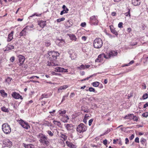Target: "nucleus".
<instances>
[{
  "mask_svg": "<svg viewBox=\"0 0 148 148\" xmlns=\"http://www.w3.org/2000/svg\"><path fill=\"white\" fill-rule=\"evenodd\" d=\"M60 54L55 51L49 52L47 56L48 60L47 66H55L56 64L55 62L57 59V57L59 56Z\"/></svg>",
  "mask_w": 148,
  "mask_h": 148,
  "instance_id": "f257e3e1",
  "label": "nucleus"
},
{
  "mask_svg": "<svg viewBox=\"0 0 148 148\" xmlns=\"http://www.w3.org/2000/svg\"><path fill=\"white\" fill-rule=\"evenodd\" d=\"M38 138H39V141L43 145L45 146H48L50 142L47 136L42 134L40 133L37 135Z\"/></svg>",
  "mask_w": 148,
  "mask_h": 148,
  "instance_id": "f03ea898",
  "label": "nucleus"
},
{
  "mask_svg": "<svg viewBox=\"0 0 148 148\" xmlns=\"http://www.w3.org/2000/svg\"><path fill=\"white\" fill-rule=\"evenodd\" d=\"M103 45V42L101 39L98 38L95 39L93 43V46L95 48L99 49Z\"/></svg>",
  "mask_w": 148,
  "mask_h": 148,
  "instance_id": "7ed1b4c3",
  "label": "nucleus"
},
{
  "mask_svg": "<svg viewBox=\"0 0 148 148\" xmlns=\"http://www.w3.org/2000/svg\"><path fill=\"white\" fill-rule=\"evenodd\" d=\"M2 127L3 131L5 134H9L11 132V128L10 125L7 123L3 124Z\"/></svg>",
  "mask_w": 148,
  "mask_h": 148,
  "instance_id": "20e7f679",
  "label": "nucleus"
},
{
  "mask_svg": "<svg viewBox=\"0 0 148 148\" xmlns=\"http://www.w3.org/2000/svg\"><path fill=\"white\" fill-rule=\"evenodd\" d=\"M87 128L85 125L83 123H81L77 126V131L78 132L81 133L85 131Z\"/></svg>",
  "mask_w": 148,
  "mask_h": 148,
  "instance_id": "39448f33",
  "label": "nucleus"
},
{
  "mask_svg": "<svg viewBox=\"0 0 148 148\" xmlns=\"http://www.w3.org/2000/svg\"><path fill=\"white\" fill-rule=\"evenodd\" d=\"M117 54L118 53L116 51L111 50L107 52L106 55L107 59H109L111 57H114L116 56Z\"/></svg>",
  "mask_w": 148,
  "mask_h": 148,
  "instance_id": "423d86ee",
  "label": "nucleus"
},
{
  "mask_svg": "<svg viewBox=\"0 0 148 148\" xmlns=\"http://www.w3.org/2000/svg\"><path fill=\"white\" fill-rule=\"evenodd\" d=\"M90 22L91 25H97L98 24L99 21L95 16L94 15L90 17Z\"/></svg>",
  "mask_w": 148,
  "mask_h": 148,
  "instance_id": "0eeeda50",
  "label": "nucleus"
},
{
  "mask_svg": "<svg viewBox=\"0 0 148 148\" xmlns=\"http://www.w3.org/2000/svg\"><path fill=\"white\" fill-rule=\"evenodd\" d=\"M12 143L9 139H6L5 141L3 142L2 145V147H7L10 148L12 146Z\"/></svg>",
  "mask_w": 148,
  "mask_h": 148,
  "instance_id": "6e6552de",
  "label": "nucleus"
},
{
  "mask_svg": "<svg viewBox=\"0 0 148 148\" xmlns=\"http://www.w3.org/2000/svg\"><path fill=\"white\" fill-rule=\"evenodd\" d=\"M19 123L21 126L24 128L26 129H28L30 127L28 123L24 121L22 119H20L18 121Z\"/></svg>",
  "mask_w": 148,
  "mask_h": 148,
  "instance_id": "1a4fd4ad",
  "label": "nucleus"
},
{
  "mask_svg": "<svg viewBox=\"0 0 148 148\" xmlns=\"http://www.w3.org/2000/svg\"><path fill=\"white\" fill-rule=\"evenodd\" d=\"M55 71L56 72H60L62 73L68 72L67 69L58 66L56 67L55 69Z\"/></svg>",
  "mask_w": 148,
  "mask_h": 148,
  "instance_id": "9d476101",
  "label": "nucleus"
},
{
  "mask_svg": "<svg viewBox=\"0 0 148 148\" xmlns=\"http://www.w3.org/2000/svg\"><path fill=\"white\" fill-rule=\"evenodd\" d=\"M12 96L16 99H18L20 98L21 99H23V98L20 95V94L16 92H13L12 94Z\"/></svg>",
  "mask_w": 148,
  "mask_h": 148,
  "instance_id": "9b49d317",
  "label": "nucleus"
},
{
  "mask_svg": "<svg viewBox=\"0 0 148 148\" xmlns=\"http://www.w3.org/2000/svg\"><path fill=\"white\" fill-rule=\"evenodd\" d=\"M90 66L89 65L82 64L79 66L77 67V69L78 70H84L86 69H87L90 67Z\"/></svg>",
  "mask_w": 148,
  "mask_h": 148,
  "instance_id": "f8f14e48",
  "label": "nucleus"
},
{
  "mask_svg": "<svg viewBox=\"0 0 148 148\" xmlns=\"http://www.w3.org/2000/svg\"><path fill=\"white\" fill-rule=\"evenodd\" d=\"M38 24L40 27L43 28L46 25V21L42 20L39 21L38 22Z\"/></svg>",
  "mask_w": 148,
  "mask_h": 148,
  "instance_id": "ddd939ff",
  "label": "nucleus"
},
{
  "mask_svg": "<svg viewBox=\"0 0 148 148\" xmlns=\"http://www.w3.org/2000/svg\"><path fill=\"white\" fill-rule=\"evenodd\" d=\"M19 61L20 63L19 65H22L25 61V57L21 55H19L18 56Z\"/></svg>",
  "mask_w": 148,
  "mask_h": 148,
  "instance_id": "4468645a",
  "label": "nucleus"
},
{
  "mask_svg": "<svg viewBox=\"0 0 148 148\" xmlns=\"http://www.w3.org/2000/svg\"><path fill=\"white\" fill-rule=\"evenodd\" d=\"M64 126L67 130L69 131L72 130L74 128V125L71 124H65Z\"/></svg>",
  "mask_w": 148,
  "mask_h": 148,
  "instance_id": "2eb2a0df",
  "label": "nucleus"
},
{
  "mask_svg": "<svg viewBox=\"0 0 148 148\" xmlns=\"http://www.w3.org/2000/svg\"><path fill=\"white\" fill-rule=\"evenodd\" d=\"M98 57V58H99L100 61L101 62H103L104 58L107 59L106 55L104 53H102L100 54Z\"/></svg>",
  "mask_w": 148,
  "mask_h": 148,
  "instance_id": "dca6fc26",
  "label": "nucleus"
},
{
  "mask_svg": "<svg viewBox=\"0 0 148 148\" xmlns=\"http://www.w3.org/2000/svg\"><path fill=\"white\" fill-rule=\"evenodd\" d=\"M13 33L14 31H12L11 33L8 34L7 40V41L8 42H10L13 39Z\"/></svg>",
  "mask_w": 148,
  "mask_h": 148,
  "instance_id": "f3484780",
  "label": "nucleus"
},
{
  "mask_svg": "<svg viewBox=\"0 0 148 148\" xmlns=\"http://www.w3.org/2000/svg\"><path fill=\"white\" fill-rule=\"evenodd\" d=\"M27 27H25L22 31L20 32L19 34V36L21 37L23 36H25L26 34V30Z\"/></svg>",
  "mask_w": 148,
  "mask_h": 148,
  "instance_id": "a211bd4d",
  "label": "nucleus"
},
{
  "mask_svg": "<svg viewBox=\"0 0 148 148\" xmlns=\"http://www.w3.org/2000/svg\"><path fill=\"white\" fill-rule=\"evenodd\" d=\"M109 27L111 32L116 35L117 36L118 34L114 29V28L113 26V25H110Z\"/></svg>",
  "mask_w": 148,
  "mask_h": 148,
  "instance_id": "6ab92c4d",
  "label": "nucleus"
},
{
  "mask_svg": "<svg viewBox=\"0 0 148 148\" xmlns=\"http://www.w3.org/2000/svg\"><path fill=\"white\" fill-rule=\"evenodd\" d=\"M66 143L67 145L70 147L72 148H75L76 147V146L72 143L67 141Z\"/></svg>",
  "mask_w": 148,
  "mask_h": 148,
  "instance_id": "aec40b11",
  "label": "nucleus"
},
{
  "mask_svg": "<svg viewBox=\"0 0 148 148\" xmlns=\"http://www.w3.org/2000/svg\"><path fill=\"white\" fill-rule=\"evenodd\" d=\"M132 3L135 6L139 5L140 3V0H132Z\"/></svg>",
  "mask_w": 148,
  "mask_h": 148,
  "instance_id": "412c9836",
  "label": "nucleus"
},
{
  "mask_svg": "<svg viewBox=\"0 0 148 148\" xmlns=\"http://www.w3.org/2000/svg\"><path fill=\"white\" fill-rule=\"evenodd\" d=\"M23 146L25 148H34V146L32 144H26L23 143Z\"/></svg>",
  "mask_w": 148,
  "mask_h": 148,
  "instance_id": "4be33fe9",
  "label": "nucleus"
},
{
  "mask_svg": "<svg viewBox=\"0 0 148 148\" xmlns=\"http://www.w3.org/2000/svg\"><path fill=\"white\" fill-rule=\"evenodd\" d=\"M140 142L143 145V146H146V140L143 138H142L140 140Z\"/></svg>",
  "mask_w": 148,
  "mask_h": 148,
  "instance_id": "5701e85b",
  "label": "nucleus"
},
{
  "mask_svg": "<svg viewBox=\"0 0 148 148\" xmlns=\"http://www.w3.org/2000/svg\"><path fill=\"white\" fill-rule=\"evenodd\" d=\"M66 113V111L63 110H59L58 112V113L60 115L63 116Z\"/></svg>",
  "mask_w": 148,
  "mask_h": 148,
  "instance_id": "b1692460",
  "label": "nucleus"
},
{
  "mask_svg": "<svg viewBox=\"0 0 148 148\" xmlns=\"http://www.w3.org/2000/svg\"><path fill=\"white\" fill-rule=\"evenodd\" d=\"M134 115L133 114H129L127 115H126L125 117V118L126 119H133Z\"/></svg>",
  "mask_w": 148,
  "mask_h": 148,
  "instance_id": "393cba45",
  "label": "nucleus"
},
{
  "mask_svg": "<svg viewBox=\"0 0 148 148\" xmlns=\"http://www.w3.org/2000/svg\"><path fill=\"white\" fill-rule=\"evenodd\" d=\"M69 36L71 40H74L75 41L76 40L77 38H76L74 34H69Z\"/></svg>",
  "mask_w": 148,
  "mask_h": 148,
  "instance_id": "a878e982",
  "label": "nucleus"
},
{
  "mask_svg": "<svg viewBox=\"0 0 148 148\" xmlns=\"http://www.w3.org/2000/svg\"><path fill=\"white\" fill-rule=\"evenodd\" d=\"M1 110L5 112H8L9 111V109L6 108L5 106H3L1 108Z\"/></svg>",
  "mask_w": 148,
  "mask_h": 148,
  "instance_id": "bb28decb",
  "label": "nucleus"
},
{
  "mask_svg": "<svg viewBox=\"0 0 148 148\" xmlns=\"http://www.w3.org/2000/svg\"><path fill=\"white\" fill-rule=\"evenodd\" d=\"M0 93L1 94L2 96L3 97H7V94L3 90H0Z\"/></svg>",
  "mask_w": 148,
  "mask_h": 148,
  "instance_id": "cd10ccee",
  "label": "nucleus"
},
{
  "mask_svg": "<svg viewBox=\"0 0 148 148\" xmlns=\"http://www.w3.org/2000/svg\"><path fill=\"white\" fill-rule=\"evenodd\" d=\"M53 123L55 125L59 127H60L61 126V123L60 121L54 120L53 121Z\"/></svg>",
  "mask_w": 148,
  "mask_h": 148,
  "instance_id": "c85d7f7f",
  "label": "nucleus"
},
{
  "mask_svg": "<svg viewBox=\"0 0 148 148\" xmlns=\"http://www.w3.org/2000/svg\"><path fill=\"white\" fill-rule=\"evenodd\" d=\"M68 87V86L67 85H64L63 86H61L58 88V91H60V90L65 89Z\"/></svg>",
  "mask_w": 148,
  "mask_h": 148,
  "instance_id": "c756f323",
  "label": "nucleus"
},
{
  "mask_svg": "<svg viewBox=\"0 0 148 148\" xmlns=\"http://www.w3.org/2000/svg\"><path fill=\"white\" fill-rule=\"evenodd\" d=\"M49 96L47 94V93H44L42 94L41 96V97L40 98V99H42L43 98H48Z\"/></svg>",
  "mask_w": 148,
  "mask_h": 148,
  "instance_id": "7c9ffc66",
  "label": "nucleus"
},
{
  "mask_svg": "<svg viewBox=\"0 0 148 148\" xmlns=\"http://www.w3.org/2000/svg\"><path fill=\"white\" fill-rule=\"evenodd\" d=\"M92 84L93 86L97 87L98 86L99 84V83L98 82H95L92 83Z\"/></svg>",
  "mask_w": 148,
  "mask_h": 148,
  "instance_id": "2f4dec72",
  "label": "nucleus"
},
{
  "mask_svg": "<svg viewBox=\"0 0 148 148\" xmlns=\"http://www.w3.org/2000/svg\"><path fill=\"white\" fill-rule=\"evenodd\" d=\"M68 53L70 55V56L73 55L75 54V53L73 52V51L72 49H70L68 50Z\"/></svg>",
  "mask_w": 148,
  "mask_h": 148,
  "instance_id": "473e14b6",
  "label": "nucleus"
},
{
  "mask_svg": "<svg viewBox=\"0 0 148 148\" xmlns=\"http://www.w3.org/2000/svg\"><path fill=\"white\" fill-rule=\"evenodd\" d=\"M47 132L49 136L51 137L53 136L54 135L53 132L50 130H48L47 131Z\"/></svg>",
  "mask_w": 148,
  "mask_h": 148,
  "instance_id": "72a5a7b5",
  "label": "nucleus"
},
{
  "mask_svg": "<svg viewBox=\"0 0 148 148\" xmlns=\"http://www.w3.org/2000/svg\"><path fill=\"white\" fill-rule=\"evenodd\" d=\"M12 80V78H11L10 77H8L5 79V82H6L8 84H9V83Z\"/></svg>",
  "mask_w": 148,
  "mask_h": 148,
  "instance_id": "f704fd0d",
  "label": "nucleus"
},
{
  "mask_svg": "<svg viewBox=\"0 0 148 148\" xmlns=\"http://www.w3.org/2000/svg\"><path fill=\"white\" fill-rule=\"evenodd\" d=\"M61 137L63 138L64 140H66L67 138V136L64 134H61Z\"/></svg>",
  "mask_w": 148,
  "mask_h": 148,
  "instance_id": "c9c22d12",
  "label": "nucleus"
},
{
  "mask_svg": "<svg viewBox=\"0 0 148 148\" xmlns=\"http://www.w3.org/2000/svg\"><path fill=\"white\" fill-rule=\"evenodd\" d=\"M51 45V43L49 41H47L45 42V45L47 47Z\"/></svg>",
  "mask_w": 148,
  "mask_h": 148,
  "instance_id": "e433bc0d",
  "label": "nucleus"
},
{
  "mask_svg": "<svg viewBox=\"0 0 148 148\" xmlns=\"http://www.w3.org/2000/svg\"><path fill=\"white\" fill-rule=\"evenodd\" d=\"M65 18L64 17H62L60 18H58L57 20V21L58 23L60 22L61 21H64L65 20Z\"/></svg>",
  "mask_w": 148,
  "mask_h": 148,
  "instance_id": "4c0bfd02",
  "label": "nucleus"
},
{
  "mask_svg": "<svg viewBox=\"0 0 148 148\" xmlns=\"http://www.w3.org/2000/svg\"><path fill=\"white\" fill-rule=\"evenodd\" d=\"M148 97V94L145 93L144 94L143 96V99H147Z\"/></svg>",
  "mask_w": 148,
  "mask_h": 148,
  "instance_id": "58836bf2",
  "label": "nucleus"
},
{
  "mask_svg": "<svg viewBox=\"0 0 148 148\" xmlns=\"http://www.w3.org/2000/svg\"><path fill=\"white\" fill-rule=\"evenodd\" d=\"M56 112V110H52V112H49V113L50 114L51 116H53L55 115V113Z\"/></svg>",
  "mask_w": 148,
  "mask_h": 148,
  "instance_id": "ea45409f",
  "label": "nucleus"
},
{
  "mask_svg": "<svg viewBox=\"0 0 148 148\" xmlns=\"http://www.w3.org/2000/svg\"><path fill=\"white\" fill-rule=\"evenodd\" d=\"M41 15V14H37L36 13H35L34 14H33L32 15V16H30V17H32L33 16H40Z\"/></svg>",
  "mask_w": 148,
  "mask_h": 148,
  "instance_id": "a19ab883",
  "label": "nucleus"
},
{
  "mask_svg": "<svg viewBox=\"0 0 148 148\" xmlns=\"http://www.w3.org/2000/svg\"><path fill=\"white\" fill-rule=\"evenodd\" d=\"M125 16H130V9H129V11L127 12L125 14Z\"/></svg>",
  "mask_w": 148,
  "mask_h": 148,
  "instance_id": "79ce46f5",
  "label": "nucleus"
},
{
  "mask_svg": "<svg viewBox=\"0 0 148 148\" xmlns=\"http://www.w3.org/2000/svg\"><path fill=\"white\" fill-rule=\"evenodd\" d=\"M88 90L90 92H95V89L94 88H92V87L89 88Z\"/></svg>",
  "mask_w": 148,
  "mask_h": 148,
  "instance_id": "37998d69",
  "label": "nucleus"
},
{
  "mask_svg": "<svg viewBox=\"0 0 148 148\" xmlns=\"http://www.w3.org/2000/svg\"><path fill=\"white\" fill-rule=\"evenodd\" d=\"M68 12L66 11L65 10H63L61 12L60 14L61 15H62L64 14L67 13Z\"/></svg>",
  "mask_w": 148,
  "mask_h": 148,
  "instance_id": "c03bdc74",
  "label": "nucleus"
},
{
  "mask_svg": "<svg viewBox=\"0 0 148 148\" xmlns=\"http://www.w3.org/2000/svg\"><path fill=\"white\" fill-rule=\"evenodd\" d=\"M134 62V61L133 60L131 61L128 64H126L125 65V66H129L130 64H133Z\"/></svg>",
  "mask_w": 148,
  "mask_h": 148,
  "instance_id": "a18cd8bd",
  "label": "nucleus"
},
{
  "mask_svg": "<svg viewBox=\"0 0 148 148\" xmlns=\"http://www.w3.org/2000/svg\"><path fill=\"white\" fill-rule=\"evenodd\" d=\"M70 57L72 60H74L76 58V57L75 55V54L74 55H73L70 56Z\"/></svg>",
  "mask_w": 148,
  "mask_h": 148,
  "instance_id": "49530a36",
  "label": "nucleus"
},
{
  "mask_svg": "<svg viewBox=\"0 0 148 148\" xmlns=\"http://www.w3.org/2000/svg\"><path fill=\"white\" fill-rule=\"evenodd\" d=\"M26 27H27V29H28L30 28H32L34 27V26L33 25H31L30 26H27Z\"/></svg>",
  "mask_w": 148,
  "mask_h": 148,
  "instance_id": "de8ad7c7",
  "label": "nucleus"
},
{
  "mask_svg": "<svg viewBox=\"0 0 148 148\" xmlns=\"http://www.w3.org/2000/svg\"><path fill=\"white\" fill-rule=\"evenodd\" d=\"M142 116L144 117H147L148 116V113L146 112L145 113H143L142 114Z\"/></svg>",
  "mask_w": 148,
  "mask_h": 148,
  "instance_id": "09e8293b",
  "label": "nucleus"
},
{
  "mask_svg": "<svg viewBox=\"0 0 148 148\" xmlns=\"http://www.w3.org/2000/svg\"><path fill=\"white\" fill-rule=\"evenodd\" d=\"M8 47L10 49H12L14 48V46L12 45H8Z\"/></svg>",
  "mask_w": 148,
  "mask_h": 148,
  "instance_id": "8fccbe9b",
  "label": "nucleus"
},
{
  "mask_svg": "<svg viewBox=\"0 0 148 148\" xmlns=\"http://www.w3.org/2000/svg\"><path fill=\"white\" fill-rule=\"evenodd\" d=\"M123 24L122 22H120L118 25V27L120 28L123 27Z\"/></svg>",
  "mask_w": 148,
  "mask_h": 148,
  "instance_id": "3c124183",
  "label": "nucleus"
},
{
  "mask_svg": "<svg viewBox=\"0 0 148 148\" xmlns=\"http://www.w3.org/2000/svg\"><path fill=\"white\" fill-rule=\"evenodd\" d=\"M93 121V119H91L89 120L88 122V125L89 126H90L91 125Z\"/></svg>",
  "mask_w": 148,
  "mask_h": 148,
  "instance_id": "603ef678",
  "label": "nucleus"
},
{
  "mask_svg": "<svg viewBox=\"0 0 148 148\" xmlns=\"http://www.w3.org/2000/svg\"><path fill=\"white\" fill-rule=\"evenodd\" d=\"M15 60V58L14 56L12 57L10 59V60L11 62H13Z\"/></svg>",
  "mask_w": 148,
  "mask_h": 148,
  "instance_id": "864d4df0",
  "label": "nucleus"
},
{
  "mask_svg": "<svg viewBox=\"0 0 148 148\" xmlns=\"http://www.w3.org/2000/svg\"><path fill=\"white\" fill-rule=\"evenodd\" d=\"M133 119L134 121H137L138 120V118L137 116H134V117H133Z\"/></svg>",
  "mask_w": 148,
  "mask_h": 148,
  "instance_id": "5fc2aeb1",
  "label": "nucleus"
},
{
  "mask_svg": "<svg viewBox=\"0 0 148 148\" xmlns=\"http://www.w3.org/2000/svg\"><path fill=\"white\" fill-rule=\"evenodd\" d=\"M129 140L128 138H126L125 139V143L126 144H128L129 142Z\"/></svg>",
  "mask_w": 148,
  "mask_h": 148,
  "instance_id": "6e6d98bb",
  "label": "nucleus"
},
{
  "mask_svg": "<svg viewBox=\"0 0 148 148\" xmlns=\"http://www.w3.org/2000/svg\"><path fill=\"white\" fill-rule=\"evenodd\" d=\"M68 95H66L64 96L62 98V102L63 101H64L65 100V98H66L67 97H68Z\"/></svg>",
  "mask_w": 148,
  "mask_h": 148,
  "instance_id": "4d7b16f0",
  "label": "nucleus"
},
{
  "mask_svg": "<svg viewBox=\"0 0 148 148\" xmlns=\"http://www.w3.org/2000/svg\"><path fill=\"white\" fill-rule=\"evenodd\" d=\"M87 37L85 36H83L82 37V39L83 40L85 41L86 40Z\"/></svg>",
  "mask_w": 148,
  "mask_h": 148,
  "instance_id": "13d9d810",
  "label": "nucleus"
},
{
  "mask_svg": "<svg viewBox=\"0 0 148 148\" xmlns=\"http://www.w3.org/2000/svg\"><path fill=\"white\" fill-rule=\"evenodd\" d=\"M147 27V26L145 24H143L142 25V29L143 30H144L145 28Z\"/></svg>",
  "mask_w": 148,
  "mask_h": 148,
  "instance_id": "bf43d9fd",
  "label": "nucleus"
},
{
  "mask_svg": "<svg viewBox=\"0 0 148 148\" xmlns=\"http://www.w3.org/2000/svg\"><path fill=\"white\" fill-rule=\"evenodd\" d=\"M86 23L85 22L82 23L81 24V26L82 27H84L86 25Z\"/></svg>",
  "mask_w": 148,
  "mask_h": 148,
  "instance_id": "052dcab7",
  "label": "nucleus"
},
{
  "mask_svg": "<svg viewBox=\"0 0 148 148\" xmlns=\"http://www.w3.org/2000/svg\"><path fill=\"white\" fill-rule=\"evenodd\" d=\"M134 134H132V135L129 137V139L130 140H132L134 138Z\"/></svg>",
  "mask_w": 148,
  "mask_h": 148,
  "instance_id": "680f3d73",
  "label": "nucleus"
},
{
  "mask_svg": "<svg viewBox=\"0 0 148 148\" xmlns=\"http://www.w3.org/2000/svg\"><path fill=\"white\" fill-rule=\"evenodd\" d=\"M103 143L105 145H106L107 143V141L106 139L104 140H103Z\"/></svg>",
  "mask_w": 148,
  "mask_h": 148,
  "instance_id": "e2e57ef3",
  "label": "nucleus"
},
{
  "mask_svg": "<svg viewBox=\"0 0 148 148\" xmlns=\"http://www.w3.org/2000/svg\"><path fill=\"white\" fill-rule=\"evenodd\" d=\"M75 96V94L73 92H72L71 94L70 95V98H71Z\"/></svg>",
  "mask_w": 148,
  "mask_h": 148,
  "instance_id": "0e129e2a",
  "label": "nucleus"
},
{
  "mask_svg": "<svg viewBox=\"0 0 148 148\" xmlns=\"http://www.w3.org/2000/svg\"><path fill=\"white\" fill-rule=\"evenodd\" d=\"M135 141L137 143H138L139 142V138L138 137H136L135 138Z\"/></svg>",
  "mask_w": 148,
  "mask_h": 148,
  "instance_id": "69168bd1",
  "label": "nucleus"
},
{
  "mask_svg": "<svg viewBox=\"0 0 148 148\" xmlns=\"http://www.w3.org/2000/svg\"><path fill=\"white\" fill-rule=\"evenodd\" d=\"M82 111H84V112L87 113H88L89 112V110H88V109H84V110L82 109Z\"/></svg>",
  "mask_w": 148,
  "mask_h": 148,
  "instance_id": "338daca9",
  "label": "nucleus"
},
{
  "mask_svg": "<svg viewBox=\"0 0 148 148\" xmlns=\"http://www.w3.org/2000/svg\"><path fill=\"white\" fill-rule=\"evenodd\" d=\"M119 139H114L113 140V143L114 144H116V143L117 141H119Z\"/></svg>",
  "mask_w": 148,
  "mask_h": 148,
  "instance_id": "774afa93",
  "label": "nucleus"
}]
</instances>
